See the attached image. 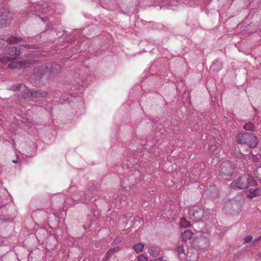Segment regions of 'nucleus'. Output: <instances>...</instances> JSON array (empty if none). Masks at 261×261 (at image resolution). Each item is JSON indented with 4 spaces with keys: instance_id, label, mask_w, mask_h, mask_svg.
<instances>
[{
    "instance_id": "obj_39",
    "label": "nucleus",
    "mask_w": 261,
    "mask_h": 261,
    "mask_svg": "<svg viewBox=\"0 0 261 261\" xmlns=\"http://www.w3.org/2000/svg\"><path fill=\"white\" fill-rule=\"evenodd\" d=\"M33 64H34V65L35 64H36V61L34 60Z\"/></svg>"
},
{
    "instance_id": "obj_28",
    "label": "nucleus",
    "mask_w": 261,
    "mask_h": 261,
    "mask_svg": "<svg viewBox=\"0 0 261 261\" xmlns=\"http://www.w3.org/2000/svg\"><path fill=\"white\" fill-rule=\"evenodd\" d=\"M217 150V146L216 145H212L210 148L209 150L212 153H215Z\"/></svg>"
},
{
    "instance_id": "obj_10",
    "label": "nucleus",
    "mask_w": 261,
    "mask_h": 261,
    "mask_svg": "<svg viewBox=\"0 0 261 261\" xmlns=\"http://www.w3.org/2000/svg\"><path fill=\"white\" fill-rule=\"evenodd\" d=\"M12 90L22 91L21 95L23 99H30L33 95V92L31 90L28 89L25 85L22 84H18L16 86L14 85L12 87Z\"/></svg>"
},
{
    "instance_id": "obj_30",
    "label": "nucleus",
    "mask_w": 261,
    "mask_h": 261,
    "mask_svg": "<svg viewBox=\"0 0 261 261\" xmlns=\"http://www.w3.org/2000/svg\"><path fill=\"white\" fill-rule=\"evenodd\" d=\"M260 240V239L259 237L254 239L252 242L253 245L255 246Z\"/></svg>"
},
{
    "instance_id": "obj_7",
    "label": "nucleus",
    "mask_w": 261,
    "mask_h": 261,
    "mask_svg": "<svg viewBox=\"0 0 261 261\" xmlns=\"http://www.w3.org/2000/svg\"><path fill=\"white\" fill-rule=\"evenodd\" d=\"M22 53L21 49H18L15 46L10 47L6 49L5 55L3 57L0 56V62L2 63H6L9 59L16 58Z\"/></svg>"
},
{
    "instance_id": "obj_22",
    "label": "nucleus",
    "mask_w": 261,
    "mask_h": 261,
    "mask_svg": "<svg viewBox=\"0 0 261 261\" xmlns=\"http://www.w3.org/2000/svg\"><path fill=\"white\" fill-rule=\"evenodd\" d=\"M243 128L248 131H253L255 128L254 124L251 122L246 123L243 126Z\"/></svg>"
},
{
    "instance_id": "obj_8",
    "label": "nucleus",
    "mask_w": 261,
    "mask_h": 261,
    "mask_svg": "<svg viewBox=\"0 0 261 261\" xmlns=\"http://www.w3.org/2000/svg\"><path fill=\"white\" fill-rule=\"evenodd\" d=\"M176 251L178 257L180 259L186 258L187 260L189 261H196L198 257V255L196 253L191 254L189 250L186 252L185 246L182 244H179L176 248Z\"/></svg>"
},
{
    "instance_id": "obj_35",
    "label": "nucleus",
    "mask_w": 261,
    "mask_h": 261,
    "mask_svg": "<svg viewBox=\"0 0 261 261\" xmlns=\"http://www.w3.org/2000/svg\"><path fill=\"white\" fill-rule=\"evenodd\" d=\"M185 4L189 5L190 6H192V4L187 3L186 2H185Z\"/></svg>"
},
{
    "instance_id": "obj_26",
    "label": "nucleus",
    "mask_w": 261,
    "mask_h": 261,
    "mask_svg": "<svg viewBox=\"0 0 261 261\" xmlns=\"http://www.w3.org/2000/svg\"><path fill=\"white\" fill-rule=\"evenodd\" d=\"M138 261H148L147 256L143 254L138 256Z\"/></svg>"
},
{
    "instance_id": "obj_42",
    "label": "nucleus",
    "mask_w": 261,
    "mask_h": 261,
    "mask_svg": "<svg viewBox=\"0 0 261 261\" xmlns=\"http://www.w3.org/2000/svg\"><path fill=\"white\" fill-rule=\"evenodd\" d=\"M83 261H85V260H83Z\"/></svg>"
},
{
    "instance_id": "obj_24",
    "label": "nucleus",
    "mask_w": 261,
    "mask_h": 261,
    "mask_svg": "<svg viewBox=\"0 0 261 261\" xmlns=\"http://www.w3.org/2000/svg\"><path fill=\"white\" fill-rule=\"evenodd\" d=\"M180 225L181 227L186 228L190 226V223L185 218H182L180 219Z\"/></svg>"
},
{
    "instance_id": "obj_18",
    "label": "nucleus",
    "mask_w": 261,
    "mask_h": 261,
    "mask_svg": "<svg viewBox=\"0 0 261 261\" xmlns=\"http://www.w3.org/2000/svg\"><path fill=\"white\" fill-rule=\"evenodd\" d=\"M119 250L118 247L112 248L106 253L105 257L103 258V261H107L110 257H111L114 254Z\"/></svg>"
},
{
    "instance_id": "obj_40",
    "label": "nucleus",
    "mask_w": 261,
    "mask_h": 261,
    "mask_svg": "<svg viewBox=\"0 0 261 261\" xmlns=\"http://www.w3.org/2000/svg\"><path fill=\"white\" fill-rule=\"evenodd\" d=\"M40 231H45V230H44V229L40 230Z\"/></svg>"
},
{
    "instance_id": "obj_23",
    "label": "nucleus",
    "mask_w": 261,
    "mask_h": 261,
    "mask_svg": "<svg viewBox=\"0 0 261 261\" xmlns=\"http://www.w3.org/2000/svg\"><path fill=\"white\" fill-rule=\"evenodd\" d=\"M144 245L143 244L139 243L138 244H135L133 248L137 253H139L142 251V250L144 248Z\"/></svg>"
},
{
    "instance_id": "obj_17",
    "label": "nucleus",
    "mask_w": 261,
    "mask_h": 261,
    "mask_svg": "<svg viewBox=\"0 0 261 261\" xmlns=\"http://www.w3.org/2000/svg\"><path fill=\"white\" fill-rule=\"evenodd\" d=\"M148 253L153 257H156L160 255L161 249L157 246H151L148 247Z\"/></svg>"
},
{
    "instance_id": "obj_20",
    "label": "nucleus",
    "mask_w": 261,
    "mask_h": 261,
    "mask_svg": "<svg viewBox=\"0 0 261 261\" xmlns=\"http://www.w3.org/2000/svg\"><path fill=\"white\" fill-rule=\"evenodd\" d=\"M213 70L218 72L222 68V62L219 60H216L211 67Z\"/></svg>"
},
{
    "instance_id": "obj_31",
    "label": "nucleus",
    "mask_w": 261,
    "mask_h": 261,
    "mask_svg": "<svg viewBox=\"0 0 261 261\" xmlns=\"http://www.w3.org/2000/svg\"><path fill=\"white\" fill-rule=\"evenodd\" d=\"M149 261H167L165 259H164V257H159L158 258L154 259V260H151Z\"/></svg>"
},
{
    "instance_id": "obj_27",
    "label": "nucleus",
    "mask_w": 261,
    "mask_h": 261,
    "mask_svg": "<svg viewBox=\"0 0 261 261\" xmlns=\"http://www.w3.org/2000/svg\"><path fill=\"white\" fill-rule=\"evenodd\" d=\"M34 19L36 20H39V19H41L43 22H46L47 21H48L47 18L40 17L38 15H34Z\"/></svg>"
},
{
    "instance_id": "obj_33",
    "label": "nucleus",
    "mask_w": 261,
    "mask_h": 261,
    "mask_svg": "<svg viewBox=\"0 0 261 261\" xmlns=\"http://www.w3.org/2000/svg\"><path fill=\"white\" fill-rule=\"evenodd\" d=\"M241 158H245V154L243 153H241Z\"/></svg>"
},
{
    "instance_id": "obj_9",
    "label": "nucleus",
    "mask_w": 261,
    "mask_h": 261,
    "mask_svg": "<svg viewBox=\"0 0 261 261\" xmlns=\"http://www.w3.org/2000/svg\"><path fill=\"white\" fill-rule=\"evenodd\" d=\"M204 212L202 208L198 206H193L190 208L188 211L189 219L194 222H198L204 217ZM205 217L206 218L207 215L205 214Z\"/></svg>"
},
{
    "instance_id": "obj_41",
    "label": "nucleus",
    "mask_w": 261,
    "mask_h": 261,
    "mask_svg": "<svg viewBox=\"0 0 261 261\" xmlns=\"http://www.w3.org/2000/svg\"><path fill=\"white\" fill-rule=\"evenodd\" d=\"M260 239H261V236L259 237Z\"/></svg>"
},
{
    "instance_id": "obj_2",
    "label": "nucleus",
    "mask_w": 261,
    "mask_h": 261,
    "mask_svg": "<svg viewBox=\"0 0 261 261\" xmlns=\"http://www.w3.org/2000/svg\"><path fill=\"white\" fill-rule=\"evenodd\" d=\"M143 179L141 172L135 168L129 170L127 175H126L125 178L123 179L122 182V187L124 191H129L131 186L135 184L140 182Z\"/></svg>"
},
{
    "instance_id": "obj_15",
    "label": "nucleus",
    "mask_w": 261,
    "mask_h": 261,
    "mask_svg": "<svg viewBox=\"0 0 261 261\" xmlns=\"http://www.w3.org/2000/svg\"><path fill=\"white\" fill-rule=\"evenodd\" d=\"M48 95L47 92L45 91H34V102L40 101L43 100Z\"/></svg>"
},
{
    "instance_id": "obj_11",
    "label": "nucleus",
    "mask_w": 261,
    "mask_h": 261,
    "mask_svg": "<svg viewBox=\"0 0 261 261\" xmlns=\"http://www.w3.org/2000/svg\"><path fill=\"white\" fill-rule=\"evenodd\" d=\"M194 246L200 250H204L209 247L210 241L206 238L200 237L194 241Z\"/></svg>"
},
{
    "instance_id": "obj_13",
    "label": "nucleus",
    "mask_w": 261,
    "mask_h": 261,
    "mask_svg": "<svg viewBox=\"0 0 261 261\" xmlns=\"http://www.w3.org/2000/svg\"><path fill=\"white\" fill-rule=\"evenodd\" d=\"M9 11L3 9L0 10V27H5L11 22V18L9 15Z\"/></svg>"
},
{
    "instance_id": "obj_4",
    "label": "nucleus",
    "mask_w": 261,
    "mask_h": 261,
    "mask_svg": "<svg viewBox=\"0 0 261 261\" xmlns=\"http://www.w3.org/2000/svg\"><path fill=\"white\" fill-rule=\"evenodd\" d=\"M236 138L238 143L247 145L251 148L255 147L258 143L257 138L253 135L248 133L239 134Z\"/></svg>"
},
{
    "instance_id": "obj_14",
    "label": "nucleus",
    "mask_w": 261,
    "mask_h": 261,
    "mask_svg": "<svg viewBox=\"0 0 261 261\" xmlns=\"http://www.w3.org/2000/svg\"><path fill=\"white\" fill-rule=\"evenodd\" d=\"M30 63L28 61H13L9 63L8 67L11 69H20L29 66Z\"/></svg>"
},
{
    "instance_id": "obj_29",
    "label": "nucleus",
    "mask_w": 261,
    "mask_h": 261,
    "mask_svg": "<svg viewBox=\"0 0 261 261\" xmlns=\"http://www.w3.org/2000/svg\"><path fill=\"white\" fill-rule=\"evenodd\" d=\"M252 240V237L250 235L247 236L244 238V243H248Z\"/></svg>"
},
{
    "instance_id": "obj_3",
    "label": "nucleus",
    "mask_w": 261,
    "mask_h": 261,
    "mask_svg": "<svg viewBox=\"0 0 261 261\" xmlns=\"http://www.w3.org/2000/svg\"><path fill=\"white\" fill-rule=\"evenodd\" d=\"M249 184L254 185L256 184V180L250 174H246L234 180L231 183L230 187L233 189L241 190L246 189Z\"/></svg>"
},
{
    "instance_id": "obj_21",
    "label": "nucleus",
    "mask_w": 261,
    "mask_h": 261,
    "mask_svg": "<svg viewBox=\"0 0 261 261\" xmlns=\"http://www.w3.org/2000/svg\"><path fill=\"white\" fill-rule=\"evenodd\" d=\"M21 40L20 38L16 37L15 36H11L7 38L6 41L9 44H14L19 42Z\"/></svg>"
},
{
    "instance_id": "obj_5",
    "label": "nucleus",
    "mask_w": 261,
    "mask_h": 261,
    "mask_svg": "<svg viewBox=\"0 0 261 261\" xmlns=\"http://www.w3.org/2000/svg\"><path fill=\"white\" fill-rule=\"evenodd\" d=\"M234 169V166L231 162L228 161L223 162L220 166V175L223 179L229 180L233 174Z\"/></svg>"
},
{
    "instance_id": "obj_6",
    "label": "nucleus",
    "mask_w": 261,
    "mask_h": 261,
    "mask_svg": "<svg viewBox=\"0 0 261 261\" xmlns=\"http://www.w3.org/2000/svg\"><path fill=\"white\" fill-rule=\"evenodd\" d=\"M224 212L230 215H237L242 211V203L234 199L226 201L223 207Z\"/></svg>"
},
{
    "instance_id": "obj_25",
    "label": "nucleus",
    "mask_w": 261,
    "mask_h": 261,
    "mask_svg": "<svg viewBox=\"0 0 261 261\" xmlns=\"http://www.w3.org/2000/svg\"><path fill=\"white\" fill-rule=\"evenodd\" d=\"M168 3L169 4L167 6V8L173 9L172 8V6H176L178 3V2L176 0H168Z\"/></svg>"
},
{
    "instance_id": "obj_16",
    "label": "nucleus",
    "mask_w": 261,
    "mask_h": 261,
    "mask_svg": "<svg viewBox=\"0 0 261 261\" xmlns=\"http://www.w3.org/2000/svg\"><path fill=\"white\" fill-rule=\"evenodd\" d=\"M45 7L44 5L43 4H39L35 6L34 5V9H35V11H38L39 12L42 13H47L50 11L49 7L47 6V4H45Z\"/></svg>"
},
{
    "instance_id": "obj_1",
    "label": "nucleus",
    "mask_w": 261,
    "mask_h": 261,
    "mask_svg": "<svg viewBox=\"0 0 261 261\" xmlns=\"http://www.w3.org/2000/svg\"><path fill=\"white\" fill-rule=\"evenodd\" d=\"M60 70V65L55 63H48L44 65L37 63L34 69V85H43L44 81L54 77L59 73Z\"/></svg>"
},
{
    "instance_id": "obj_12",
    "label": "nucleus",
    "mask_w": 261,
    "mask_h": 261,
    "mask_svg": "<svg viewBox=\"0 0 261 261\" xmlns=\"http://www.w3.org/2000/svg\"><path fill=\"white\" fill-rule=\"evenodd\" d=\"M256 185V183L254 185L249 184L246 188L247 189L246 193L248 197L252 198L261 195V189L257 188Z\"/></svg>"
},
{
    "instance_id": "obj_34",
    "label": "nucleus",
    "mask_w": 261,
    "mask_h": 261,
    "mask_svg": "<svg viewBox=\"0 0 261 261\" xmlns=\"http://www.w3.org/2000/svg\"><path fill=\"white\" fill-rule=\"evenodd\" d=\"M127 174H128V173H125V174H126V175H125L123 177V178L122 179V180H123V179H124L125 178V176H126V175H127ZM122 181H121V183H122Z\"/></svg>"
},
{
    "instance_id": "obj_38",
    "label": "nucleus",
    "mask_w": 261,
    "mask_h": 261,
    "mask_svg": "<svg viewBox=\"0 0 261 261\" xmlns=\"http://www.w3.org/2000/svg\"><path fill=\"white\" fill-rule=\"evenodd\" d=\"M31 46V45H28V44H25V47H30V46Z\"/></svg>"
},
{
    "instance_id": "obj_32",
    "label": "nucleus",
    "mask_w": 261,
    "mask_h": 261,
    "mask_svg": "<svg viewBox=\"0 0 261 261\" xmlns=\"http://www.w3.org/2000/svg\"><path fill=\"white\" fill-rule=\"evenodd\" d=\"M128 164L127 165V166H125V165H124V166L122 167V168H123V169H125V168H126L127 169H128L129 168H128Z\"/></svg>"
},
{
    "instance_id": "obj_19",
    "label": "nucleus",
    "mask_w": 261,
    "mask_h": 261,
    "mask_svg": "<svg viewBox=\"0 0 261 261\" xmlns=\"http://www.w3.org/2000/svg\"><path fill=\"white\" fill-rule=\"evenodd\" d=\"M193 233L191 230H186L181 234V238L185 243L190 240L192 236Z\"/></svg>"
},
{
    "instance_id": "obj_36",
    "label": "nucleus",
    "mask_w": 261,
    "mask_h": 261,
    "mask_svg": "<svg viewBox=\"0 0 261 261\" xmlns=\"http://www.w3.org/2000/svg\"><path fill=\"white\" fill-rule=\"evenodd\" d=\"M84 198V199H83H83H81V200H82V202L84 203V202H85V199L86 198Z\"/></svg>"
},
{
    "instance_id": "obj_37",
    "label": "nucleus",
    "mask_w": 261,
    "mask_h": 261,
    "mask_svg": "<svg viewBox=\"0 0 261 261\" xmlns=\"http://www.w3.org/2000/svg\"><path fill=\"white\" fill-rule=\"evenodd\" d=\"M17 162V161L16 160L12 161V162L14 163H16Z\"/></svg>"
}]
</instances>
